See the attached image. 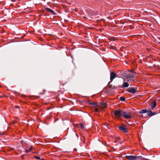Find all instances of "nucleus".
Wrapping results in <instances>:
<instances>
[{"instance_id":"nucleus-3","label":"nucleus","mask_w":160,"mask_h":160,"mask_svg":"<svg viewBox=\"0 0 160 160\" xmlns=\"http://www.w3.org/2000/svg\"><path fill=\"white\" fill-rule=\"evenodd\" d=\"M122 114L123 117L129 119L132 118V116L129 112L123 111Z\"/></svg>"},{"instance_id":"nucleus-19","label":"nucleus","mask_w":160,"mask_h":160,"mask_svg":"<svg viewBox=\"0 0 160 160\" xmlns=\"http://www.w3.org/2000/svg\"><path fill=\"white\" fill-rule=\"evenodd\" d=\"M95 111L96 112H98V108H95Z\"/></svg>"},{"instance_id":"nucleus-16","label":"nucleus","mask_w":160,"mask_h":160,"mask_svg":"<svg viewBox=\"0 0 160 160\" xmlns=\"http://www.w3.org/2000/svg\"><path fill=\"white\" fill-rule=\"evenodd\" d=\"M78 128L82 129L84 128V125L82 123H80L79 125H77Z\"/></svg>"},{"instance_id":"nucleus-8","label":"nucleus","mask_w":160,"mask_h":160,"mask_svg":"<svg viewBox=\"0 0 160 160\" xmlns=\"http://www.w3.org/2000/svg\"><path fill=\"white\" fill-rule=\"evenodd\" d=\"M127 91L129 92L132 93H134L137 91L136 89L133 88H128Z\"/></svg>"},{"instance_id":"nucleus-2","label":"nucleus","mask_w":160,"mask_h":160,"mask_svg":"<svg viewBox=\"0 0 160 160\" xmlns=\"http://www.w3.org/2000/svg\"><path fill=\"white\" fill-rule=\"evenodd\" d=\"M123 110H116L114 111V114L117 117H120L122 114Z\"/></svg>"},{"instance_id":"nucleus-7","label":"nucleus","mask_w":160,"mask_h":160,"mask_svg":"<svg viewBox=\"0 0 160 160\" xmlns=\"http://www.w3.org/2000/svg\"><path fill=\"white\" fill-rule=\"evenodd\" d=\"M119 129L121 131L125 132H128V129L125 126H122L119 127Z\"/></svg>"},{"instance_id":"nucleus-11","label":"nucleus","mask_w":160,"mask_h":160,"mask_svg":"<svg viewBox=\"0 0 160 160\" xmlns=\"http://www.w3.org/2000/svg\"><path fill=\"white\" fill-rule=\"evenodd\" d=\"M156 101H155L151 103V108L152 109H153L156 106Z\"/></svg>"},{"instance_id":"nucleus-18","label":"nucleus","mask_w":160,"mask_h":160,"mask_svg":"<svg viewBox=\"0 0 160 160\" xmlns=\"http://www.w3.org/2000/svg\"><path fill=\"white\" fill-rule=\"evenodd\" d=\"M120 100L122 101H125V99L123 97H121L120 98Z\"/></svg>"},{"instance_id":"nucleus-6","label":"nucleus","mask_w":160,"mask_h":160,"mask_svg":"<svg viewBox=\"0 0 160 160\" xmlns=\"http://www.w3.org/2000/svg\"><path fill=\"white\" fill-rule=\"evenodd\" d=\"M98 106L99 107L102 109H103L107 107V104L104 102H100L98 104Z\"/></svg>"},{"instance_id":"nucleus-9","label":"nucleus","mask_w":160,"mask_h":160,"mask_svg":"<svg viewBox=\"0 0 160 160\" xmlns=\"http://www.w3.org/2000/svg\"><path fill=\"white\" fill-rule=\"evenodd\" d=\"M147 114L148 116H152L156 114L155 112H152L151 110H148V112H147Z\"/></svg>"},{"instance_id":"nucleus-13","label":"nucleus","mask_w":160,"mask_h":160,"mask_svg":"<svg viewBox=\"0 0 160 160\" xmlns=\"http://www.w3.org/2000/svg\"><path fill=\"white\" fill-rule=\"evenodd\" d=\"M111 82H109L108 83V85L109 86V87L111 88H112V89H116L117 88V87H116L115 86H113L112 85H110V83Z\"/></svg>"},{"instance_id":"nucleus-5","label":"nucleus","mask_w":160,"mask_h":160,"mask_svg":"<svg viewBox=\"0 0 160 160\" xmlns=\"http://www.w3.org/2000/svg\"><path fill=\"white\" fill-rule=\"evenodd\" d=\"M110 79L111 81L110 82H112L113 81V79L116 77V74L114 72H112L110 73Z\"/></svg>"},{"instance_id":"nucleus-17","label":"nucleus","mask_w":160,"mask_h":160,"mask_svg":"<svg viewBox=\"0 0 160 160\" xmlns=\"http://www.w3.org/2000/svg\"><path fill=\"white\" fill-rule=\"evenodd\" d=\"M32 149V147H31L28 150H26V152H31Z\"/></svg>"},{"instance_id":"nucleus-20","label":"nucleus","mask_w":160,"mask_h":160,"mask_svg":"<svg viewBox=\"0 0 160 160\" xmlns=\"http://www.w3.org/2000/svg\"><path fill=\"white\" fill-rule=\"evenodd\" d=\"M35 158L36 159H40V157H38V156H35Z\"/></svg>"},{"instance_id":"nucleus-14","label":"nucleus","mask_w":160,"mask_h":160,"mask_svg":"<svg viewBox=\"0 0 160 160\" xmlns=\"http://www.w3.org/2000/svg\"><path fill=\"white\" fill-rule=\"evenodd\" d=\"M148 112V110L144 109H143V110H141L140 112V113H147V112Z\"/></svg>"},{"instance_id":"nucleus-10","label":"nucleus","mask_w":160,"mask_h":160,"mask_svg":"<svg viewBox=\"0 0 160 160\" xmlns=\"http://www.w3.org/2000/svg\"><path fill=\"white\" fill-rule=\"evenodd\" d=\"M88 104H89V105H92L94 107H96L98 106V104H97L96 103H95V102H91L90 101H88Z\"/></svg>"},{"instance_id":"nucleus-12","label":"nucleus","mask_w":160,"mask_h":160,"mask_svg":"<svg viewBox=\"0 0 160 160\" xmlns=\"http://www.w3.org/2000/svg\"><path fill=\"white\" fill-rule=\"evenodd\" d=\"M46 10L51 12L53 15H55L56 14L55 12L53 10L48 8H46Z\"/></svg>"},{"instance_id":"nucleus-23","label":"nucleus","mask_w":160,"mask_h":160,"mask_svg":"<svg viewBox=\"0 0 160 160\" xmlns=\"http://www.w3.org/2000/svg\"><path fill=\"white\" fill-rule=\"evenodd\" d=\"M15 107L16 108H18L19 107L18 106H16Z\"/></svg>"},{"instance_id":"nucleus-21","label":"nucleus","mask_w":160,"mask_h":160,"mask_svg":"<svg viewBox=\"0 0 160 160\" xmlns=\"http://www.w3.org/2000/svg\"><path fill=\"white\" fill-rule=\"evenodd\" d=\"M142 158L141 159H139V158H136V159L137 160H142V159H143V158H142Z\"/></svg>"},{"instance_id":"nucleus-24","label":"nucleus","mask_w":160,"mask_h":160,"mask_svg":"<svg viewBox=\"0 0 160 160\" xmlns=\"http://www.w3.org/2000/svg\"><path fill=\"white\" fill-rule=\"evenodd\" d=\"M129 81V80H128L127 81Z\"/></svg>"},{"instance_id":"nucleus-22","label":"nucleus","mask_w":160,"mask_h":160,"mask_svg":"<svg viewBox=\"0 0 160 160\" xmlns=\"http://www.w3.org/2000/svg\"><path fill=\"white\" fill-rule=\"evenodd\" d=\"M23 140H22V141H21V143H23Z\"/></svg>"},{"instance_id":"nucleus-15","label":"nucleus","mask_w":160,"mask_h":160,"mask_svg":"<svg viewBox=\"0 0 160 160\" xmlns=\"http://www.w3.org/2000/svg\"><path fill=\"white\" fill-rule=\"evenodd\" d=\"M129 84L128 82H125L123 84L122 87L124 88H127L129 86Z\"/></svg>"},{"instance_id":"nucleus-1","label":"nucleus","mask_w":160,"mask_h":160,"mask_svg":"<svg viewBox=\"0 0 160 160\" xmlns=\"http://www.w3.org/2000/svg\"><path fill=\"white\" fill-rule=\"evenodd\" d=\"M125 158L129 160H136V158L141 159L142 156H126Z\"/></svg>"},{"instance_id":"nucleus-4","label":"nucleus","mask_w":160,"mask_h":160,"mask_svg":"<svg viewBox=\"0 0 160 160\" xmlns=\"http://www.w3.org/2000/svg\"><path fill=\"white\" fill-rule=\"evenodd\" d=\"M134 77V75L132 74H127L126 76V78L127 79H129V80L133 81V78Z\"/></svg>"}]
</instances>
